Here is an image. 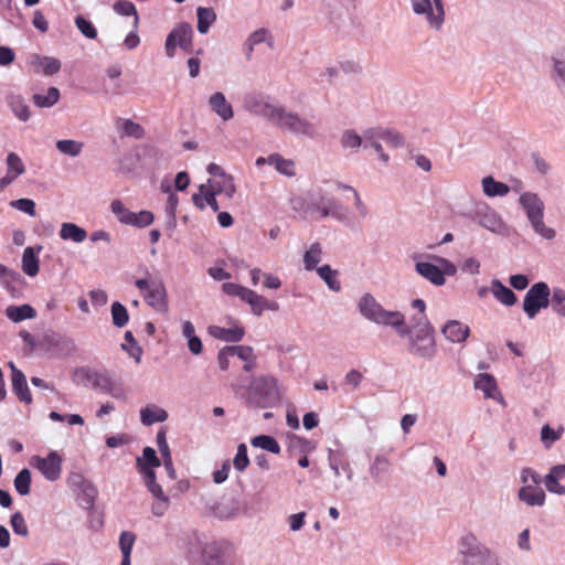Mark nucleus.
<instances>
[{
    "mask_svg": "<svg viewBox=\"0 0 565 565\" xmlns=\"http://www.w3.org/2000/svg\"><path fill=\"white\" fill-rule=\"evenodd\" d=\"M290 205L302 218L321 220L332 216L339 222H345L348 218L342 205L321 190L309 192L306 196L292 198Z\"/></svg>",
    "mask_w": 565,
    "mask_h": 565,
    "instance_id": "1",
    "label": "nucleus"
},
{
    "mask_svg": "<svg viewBox=\"0 0 565 565\" xmlns=\"http://www.w3.org/2000/svg\"><path fill=\"white\" fill-rule=\"evenodd\" d=\"M284 387L273 375L252 379L243 395L244 404L249 408H273L284 398Z\"/></svg>",
    "mask_w": 565,
    "mask_h": 565,
    "instance_id": "2",
    "label": "nucleus"
},
{
    "mask_svg": "<svg viewBox=\"0 0 565 565\" xmlns=\"http://www.w3.org/2000/svg\"><path fill=\"white\" fill-rule=\"evenodd\" d=\"M358 309L364 319L376 324L392 327L399 337H404L407 332L405 316L401 311L384 309L374 296L369 292L360 298Z\"/></svg>",
    "mask_w": 565,
    "mask_h": 565,
    "instance_id": "3",
    "label": "nucleus"
},
{
    "mask_svg": "<svg viewBox=\"0 0 565 565\" xmlns=\"http://www.w3.org/2000/svg\"><path fill=\"white\" fill-rule=\"evenodd\" d=\"M404 337L408 339L407 351L411 355L430 361L437 353L435 329L428 318H419L413 323V329L406 326Z\"/></svg>",
    "mask_w": 565,
    "mask_h": 565,
    "instance_id": "4",
    "label": "nucleus"
},
{
    "mask_svg": "<svg viewBox=\"0 0 565 565\" xmlns=\"http://www.w3.org/2000/svg\"><path fill=\"white\" fill-rule=\"evenodd\" d=\"M413 259L415 260V271L436 287L444 286L446 276H455L458 271L452 262L438 255H414Z\"/></svg>",
    "mask_w": 565,
    "mask_h": 565,
    "instance_id": "5",
    "label": "nucleus"
},
{
    "mask_svg": "<svg viewBox=\"0 0 565 565\" xmlns=\"http://www.w3.org/2000/svg\"><path fill=\"white\" fill-rule=\"evenodd\" d=\"M284 134L315 139L319 127L309 117L303 116L286 105L280 104L271 124Z\"/></svg>",
    "mask_w": 565,
    "mask_h": 565,
    "instance_id": "6",
    "label": "nucleus"
},
{
    "mask_svg": "<svg viewBox=\"0 0 565 565\" xmlns=\"http://www.w3.org/2000/svg\"><path fill=\"white\" fill-rule=\"evenodd\" d=\"M73 380L78 384L90 385L93 388L99 390L116 399H127V390L122 383L115 381L106 370L78 367L73 373Z\"/></svg>",
    "mask_w": 565,
    "mask_h": 565,
    "instance_id": "7",
    "label": "nucleus"
},
{
    "mask_svg": "<svg viewBox=\"0 0 565 565\" xmlns=\"http://www.w3.org/2000/svg\"><path fill=\"white\" fill-rule=\"evenodd\" d=\"M519 204L525 211L526 217L533 231L542 238L552 241L556 231L544 223V203L534 192H523L519 198Z\"/></svg>",
    "mask_w": 565,
    "mask_h": 565,
    "instance_id": "8",
    "label": "nucleus"
},
{
    "mask_svg": "<svg viewBox=\"0 0 565 565\" xmlns=\"http://www.w3.org/2000/svg\"><path fill=\"white\" fill-rule=\"evenodd\" d=\"M224 294L231 297H238L250 306L252 312L262 316L265 310L277 311L279 306L276 301H269L254 290L234 282H224L222 285Z\"/></svg>",
    "mask_w": 565,
    "mask_h": 565,
    "instance_id": "9",
    "label": "nucleus"
},
{
    "mask_svg": "<svg viewBox=\"0 0 565 565\" xmlns=\"http://www.w3.org/2000/svg\"><path fill=\"white\" fill-rule=\"evenodd\" d=\"M136 287L142 292L145 302L159 313L169 310L168 292L162 280L137 279Z\"/></svg>",
    "mask_w": 565,
    "mask_h": 565,
    "instance_id": "10",
    "label": "nucleus"
},
{
    "mask_svg": "<svg viewBox=\"0 0 565 565\" xmlns=\"http://www.w3.org/2000/svg\"><path fill=\"white\" fill-rule=\"evenodd\" d=\"M414 14L424 17L427 25L434 31H440L446 21V10L443 0H411Z\"/></svg>",
    "mask_w": 565,
    "mask_h": 565,
    "instance_id": "11",
    "label": "nucleus"
},
{
    "mask_svg": "<svg viewBox=\"0 0 565 565\" xmlns=\"http://www.w3.org/2000/svg\"><path fill=\"white\" fill-rule=\"evenodd\" d=\"M469 217L481 227L497 235L507 234V225L501 215L487 203H477Z\"/></svg>",
    "mask_w": 565,
    "mask_h": 565,
    "instance_id": "12",
    "label": "nucleus"
},
{
    "mask_svg": "<svg viewBox=\"0 0 565 565\" xmlns=\"http://www.w3.org/2000/svg\"><path fill=\"white\" fill-rule=\"evenodd\" d=\"M551 289L544 281L535 282L523 298V311L529 319H534L542 309L550 306Z\"/></svg>",
    "mask_w": 565,
    "mask_h": 565,
    "instance_id": "13",
    "label": "nucleus"
},
{
    "mask_svg": "<svg viewBox=\"0 0 565 565\" xmlns=\"http://www.w3.org/2000/svg\"><path fill=\"white\" fill-rule=\"evenodd\" d=\"M193 29L190 23L181 22L175 25L166 39L164 50L168 57L175 55L177 46L191 53L193 49Z\"/></svg>",
    "mask_w": 565,
    "mask_h": 565,
    "instance_id": "14",
    "label": "nucleus"
},
{
    "mask_svg": "<svg viewBox=\"0 0 565 565\" xmlns=\"http://www.w3.org/2000/svg\"><path fill=\"white\" fill-rule=\"evenodd\" d=\"M280 103L271 102L269 97L249 96L244 100V107L248 113L262 117L269 124H273Z\"/></svg>",
    "mask_w": 565,
    "mask_h": 565,
    "instance_id": "15",
    "label": "nucleus"
},
{
    "mask_svg": "<svg viewBox=\"0 0 565 565\" xmlns=\"http://www.w3.org/2000/svg\"><path fill=\"white\" fill-rule=\"evenodd\" d=\"M136 466L145 484L157 482L154 468L160 467L161 461L153 448L146 447L142 450V457L136 459Z\"/></svg>",
    "mask_w": 565,
    "mask_h": 565,
    "instance_id": "16",
    "label": "nucleus"
},
{
    "mask_svg": "<svg viewBox=\"0 0 565 565\" xmlns=\"http://www.w3.org/2000/svg\"><path fill=\"white\" fill-rule=\"evenodd\" d=\"M33 465L49 481H55L62 472V457L56 451H51L46 457L34 456Z\"/></svg>",
    "mask_w": 565,
    "mask_h": 565,
    "instance_id": "17",
    "label": "nucleus"
},
{
    "mask_svg": "<svg viewBox=\"0 0 565 565\" xmlns=\"http://www.w3.org/2000/svg\"><path fill=\"white\" fill-rule=\"evenodd\" d=\"M462 565H500L498 558L484 544L461 557Z\"/></svg>",
    "mask_w": 565,
    "mask_h": 565,
    "instance_id": "18",
    "label": "nucleus"
},
{
    "mask_svg": "<svg viewBox=\"0 0 565 565\" xmlns=\"http://www.w3.org/2000/svg\"><path fill=\"white\" fill-rule=\"evenodd\" d=\"M11 369V382H12V391L18 396V398L25 403H32V395L30 393L25 375L22 371H20L12 362L9 363Z\"/></svg>",
    "mask_w": 565,
    "mask_h": 565,
    "instance_id": "19",
    "label": "nucleus"
},
{
    "mask_svg": "<svg viewBox=\"0 0 565 565\" xmlns=\"http://www.w3.org/2000/svg\"><path fill=\"white\" fill-rule=\"evenodd\" d=\"M565 478V463L553 466L543 478V483L550 493L565 495V486L559 482Z\"/></svg>",
    "mask_w": 565,
    "mask_h": 565,
    "instance_id": "20",
    "label": "nucleus"
},
{
    "mask_svg": "<svg viewBox=\"0 0 565 565\" xmlns=\"http://www.w3.org/2000/svg\"><path fill=\"white\" fill-rule=\"evenodd\" d=\"M475 388L483 392L486 398L495 399L502 405L505 404L504 398L498 390L494 377L488 373L479 374L475 380Z\"/></svg>",
    "mask_w": 565,
    "mask_h": 565,
    "instance_id": "21",
    "label": "nucleus"
},
{
    "mask_svg": "<svg viewBox=\"0 0 565 565\" xmlns=\"http://www.w3.org/2000/svg\"><path fill=\"white\" fill-rule=\"evenodd\" d=\"M518 498L527 507H543L546 495L540 484H523L519 489Z\"/></svg>",
    "mask_w": 565,
    "mask_h": 565,
    "instance_id": "22",
    "label": "nucleus"
},
{
    "mask_svg": "<svg viewBox=\"0 0 565 565\" xmlns=\"http://www.w3.org/2000/svg\"><path fill=\"white\" fill-rule=\"evenodd\" d=\"M441 333L451 343H462L469 337L470 328L458 320H449L441 328Z\"/></svg>",
    "mask_w": 565,
    "mask_h": 565,
    "instance_id": "23",
    "label": "nucleus"
},
{
    "mask_svg": "<svg viewBox=\"0 0 565 565\" xmlns=\"http://www.w3.org/2000/svg\"><path fill=\"white\" fill-rule=\"evenodd\" d=\"M224 550L217 542H210L202 547L201 559L196 565H224Z\"/></svg>",
    "mask_w": 565,
    "mask_h": 565,
    "instance_id": "24",
    "label": "nucleus"
},
{
    "mask_svg": "<svg viewBox=\"0 0 565 565\" xmlns=\"http://www.w3.org/2000/svg\"><path fill=\"white\" fill-rule=\"evenodd\" d=\"M115 127L120 137H129L140 140L146 136V129L140 124L129 118H116Z\"/></svg>",
    "mask_w": 565,
    "mask_h": 565,
    "instance_id": "25",
    "label": "nucleus"
},
{
    "mask_svg": "<svg viewBox=\"0 0 565 565\" xmlns=\"http://www.w3.org/2000/svg\"><path fill=\"white\" fill-rule=\"evenodd\" d=\"M30 65L36 73L42 72L45 75H54L60 72L62 64L61 61L52 56H41L34 54L30 58Z\"/></svg>",
    "mask_w": 565,
    "mask_h": 565,
    "instance_id": "26",
    "label": "nucleus"
},
{
    "mask_svg": "<svg viewBox=\"0 0 565 565\" xmlns=\"http://www.w3.org/2000/svg\"><path fill=\"white\" fill-rule=\"evenodd\" d=\"M392 462L391 460L383 456H375L373 462L369 468L370 476L375 484H382L386 481L387 476L391 472Z\"/></svg>",
    "mask_w": 565,
    "mask_h": 565,
    "instance_id": "27",
    "label": "nucleus"
},
{
    "mask_svg": "<svg viewBox=\"0 0 565 565\" xmlns=\"http://www.w3.org/2000/svg\"><path fill=\"white\" fill-rule=\"evenodd\" d=\"M148 491L153 495L156 502L151 505V512L154 516H163L170 505V499L163 492L161 486L158 482L145 484Z\"/></svg>",
    "mask_w": 565,
    "mask_h": 565,
    "instance_id": "28",
    "label": "nucleus"
},
{
    "mask_svg": "<svg viewBox=\"0 0 565 565\" xmlns=\"http://www.w3.org/2000/svg\"><path fill=\"white\" fill-rule=\"evenodd\" d=\"M209 105L223 121H228L234 117L232 105L226 100L225 95L216 92L209 98Z\"/></svg>",
    "mask_w": 565,
    "mask_h": 565,
    "instance_id": "29",
    "label": "nucleus"
},
{
    "mask_svg": "<svg viewBox=\"0 0 565 565\" xmlns=\"http://www.w3.org/2000/svg\"><path fill=\"white\" fill-rule=\"evenodd\" d=\"M490 291L498 302L503 306L511 307L518 302L516 295L507 287L501 280L494 278L490 282Z\"/></svg>",
    "mask_w": 565,
    "mask_h": 565,
    "instance_id": "30",
    "label": "nucleus"
},
{
    "mask_svg": "<svg viewBox=\"0 0 565 565\" xmlns=\"http://www.w3.org/2000/svg\"><path fill=\"white\" fill-rule=\"evenodd\" d=\"M363 139H364V148L373 149L377 153L379 159L383 163L386 164L390 160V156L384 152V149L382 147L383 139H381L377 128L371 127V128L365 129L363 131Z\"/></svg>",
    "mask_w": 565,
    "mask_h": 565,
    "instance_id": "31",
    "label": "nucleus"
},
{
    "mask_svg": "<svg viewBox=\"0 0 565 565\" xmlns=\"http://www.w3.org/2000/svg\"><path fill=\"white\" fill-rule=\"evenodd\" d=\"M209 333L215 339L226 342H239L245 334L244 328L235 326L233 328H223L218 326L209 327Z\"/></svg>",
    "mask_w": 565,
    "mask_h": 565,
    "instance_id": "32",
    "label": "nucleus"
},
{
    "mask_svg": "<svg viewBox=\"0 0 565 565\" xmlns=\"http://www.w3.org/2000/svg\"><path fill=\"white\" fill-rule=\"evenodd\" d=\"M42 250V246H38L36 249L32 246L26 247L22 254V270L25 275L34 277L39 274L40 262L36 256Z\"/></svg>",
    "mask_w": 565,
    "mask_h": 565,
    "instance_id": "33",
    "label": "nucleus"
},
{
    "mask_svg": "<svg viewBox=\"0 0 565 565\" xmlns=\"http://www.w3.org/2000/svg\"><path fill=\"white\" fill-rule=\"evenodd\" d=\"M168 419V412L156 405L150 404L140 409V422L145 426H151L156 423H163Z\"/></svg>",
    "mask_w": 565,
    "mask_h": 565,
    "instance_id": "34",
    "label": "nucleus"
},
{
    "mask_svg": "<svg viewBox=\"0 0 565 565\" xmlns=\"http://www.w3.org/2000/svg\"><path fill=\"white\" fill-rule=\"evenodd\" d=\"M58 235L61 239L76 244H81L87 238L86 230L71 222L62 223Z\"/></svg>",
    "mask_w": 565,
    "mask_h": 565,
    "instance_id": "35",
    "label": "nucleus"
},
{
    "mask_svg": "<svg viewBox=\"0 0 565 565\" xmlns=\"http://www.w3.org/2000/svg\"><path fill=\"white\" fill-rule=\"evenodd\" d=\"M199 190L200 193H195L192 196L194 205L201 210L209 205L214 212H217L220 206L216 201L215 192L207 190L205 184H201Z\"/></svg>",
    "mask_w": 565,
    "mask_h": 565,
    "instance_id": "36",
    "label": "nucleus"
},
{
    "mask_svg": "<svg viewBox=\"0 0 565 565\" xmlns=\"http://www.w3.org/2000/svg\"><path fill=\"white\" fill-rule=\"evenodd\" d=\"M6 316L12 322H21L28 319H34L36 317L35 309L28 303L21 306H9L6 309Z\"/></svg>",
    "mask_w": 565,
    "mask_h": 565,
    "instance_id": "37",
    "label": "nucleus"
},
{
    "mask_svg": "<svg viewBox=\"0 0 565 565\" xmlns=\"http://www.w3.org/2000/svg\"><path fill=\"white\" fill-rule=\"evenodd\" d=\"M268 164L273 166L277 172L288 178L296 175V164L294 160L286 159L279 153L269 154Z\"/></svg>",
    "mask_w": 565,
    "mask_h": 565,
    "instance_id": "38",
    "label": "nucleus"
},
{
    "mask_svg": "<svg viewBox=\"0 0 565 565\" xmlns=\"http://www.w3.org/2000/svg\"><path fill=\"white\" fill-rule=\"evenodd\" d=\"M482 191L489 198L504 196L510 192V186L488 175L481 180Z\"/></svg>",
    "mask_w": 565,
    "mask_h": 565,
    "instance_id": "39",
    "label": "nucleus"
},
{
    "mask_svg": "<svg viewBox=\"0 0 565 565\" xmlns=\"http://www.w3.org/2000/svg\"><path fill=\"white\" fill-rule=\"evenodd\" d=\"M196 18H198V31L201 34H206L211 28V25L216 21L217 15L214 9L206 7H198L196 9Z\"/></svg>",
    "mask_w": 565,
    "mask_h": 565,
    "instance_id": "40",
    "label": "nucleus"
},
{
    "mask_svg": "<svg viewBox=\"0 0 565 565\" xmlns=\"http://www.w3.org/2000/svg\"><path fill=\"white\" fill-rule=\"evenodd\" d=\"M8 105L14 116L21 121H28L30 119V107L21 95H10L8 97Z\"/></svg>",
    "mask_w": 565,
    "mask_h": 565,
    "instance_id": "41",
    "label": "nucleus"
},
{
    "mask_svg": "<svg viewBox=\"0 0 565 565\" xmlns=\"http://www.w3.org/2000/svg\"><path fill=\"white\" fill-rule=\"evenodd\" d=\"M209 185L211 186V191L215 192L216 195L224 193L227 198H233L236 192L234 178L231 174L220 180H209Z\"/></svg>",
    "mask_w": 565,
    "mask_h": 565,
    "instance_id": "42",
    "label": "nucleus"
},
{
    "mask_svg": "<svg viewBox=\"0 0 565 565\" xmlns=\"http://www.w3.org/2000/svg\"><path fill=\"white\" fill-rule=\"evenodd\" d=\"M60 89L57 87H50L46 94H34L32 96V102L39 108H50L60 100Z\"/></svg>",
    "mask_w": 565,
    "mask_h": 565,
    "instance_id": "43",
    "label": "nucleus"
},
{
    "mask_svg": "<svg viewBox=\"0 0 565 565\" xmlns=\"http://www.w3.org/2000/svg\"><path fill=\"white\" fill-rule=\"evenodd\" d=\"M564 426L558 425L556 428L545 424L541 428L540 438L545 449H550L554 443L559 440L564 434Z\"/></svg>",
    "mask_w": 565,
    "mask_h": 565,
    "instance_id": "44",
    "label": "nucleus"
},
{
    "mask_svg": "<svg viewBox=\"0 0 565 565\" xmlns=\"http://www.w3.org/2000/svg\"><path fill=\"white\" fill-rule=\"evenodd\" d=\"M55 147L62 154L76 158L82 153L84 143L75 139H61L56 141Z\"/></svg>",
    "mask_w": 565,
    "mask_h": 565,
    "instance_id": "45",
    "label": "nucleus"
},
{
    "mask_svg": "<svg viewBox=\"0 0 565 565\" xmlns=\"http://www.w3.org/2000/svg\"><path fill=\"white\" fill-rule=\"evenodd\" d=\"M250 445L255 448H260L268 452L279 455L281 448L278 441L269 435H258L250 439Z\"/></svg>",
    "mask_w": 565,
    "mask_h": 565,
    "instance_id": "46",
    "label": "nucleus"
},
{
    "mask_svg": "<svg viewBox=\"0 0 565 565\" xmlns=\"http://www.w3.org/2000/svg\"><path fill=\"white\" fill-rule=\"evenodd\" d=\"M317 274L326 282L330 290L335 292L341 290V282L338 279V271L332 269L329 265L318 267Z\"/></svg>",
    "mask_w": 565,
    "mask_h": 565,
    "instance_id": "47",
    "label": "nucleus"
},
{
    "mask_svg": "<svg viewBox=\"0 0 565 565\" xmlns=\"http://www.w3.org/2000/svg\"><path fill=\"white\" fill-rule=\"evenodd\" d=\"M322 257V246L320 243H313L309 247L308 250H306L303 255V265L306 270H317V265L320 263Z\"/></svg>",
    "mask_w": 565,
    "mask_h": 565,
    "instance_id": "48",
    "label": "nucleus"
},
{
    "mask_svg": "<svg viewBox=\"0 0 565 565\" xmlns=\"http://www.w3.org/2000/svg\"><path fill=\"white\" fill-rule=\"evenodd\" d=\"M113 10L119 15H124V17L132 15L134 17V28L135 29L138 28L139 15H138L136 6L131 1L118 0L114 3Z\"/></svg>",
    "mask_w": 565,
    "mask_h": 565,
    "instance_id": "49",
    "label": "nucleus"
},
{
    "mask_svg": "<svg viewBox=\"0 0 565 565\" xmlns=\"http://www.w3.org/2000/svg\"><path fill=\"white\" fill-rule=\"evenodd\" d=\"M551 299H550V306L552 307V310L565 318V290L561 287H555L551 291Z\"/></svg>",
    "mask_w": 565,
    "mask_h": 565,
    "instance_id": "50",
    "label": "nucleus"
},
{
    "mask_svg": "<svg viewBox=\"0 0 565 565\" xmlns=\"http://www.w3.org/2000/svg\"><path fill=\"white\" fill-rule=\"evenodd\" d=\"M376 128L381 139H383V142H385L391 148H401L404 146V138L399 132L384 127Z\"/></svg>",
    "mask_w": 565,
    "mask_h": 565,
    "instance_id": "51",
    "label": "nucleus"
},
{
    "mask_svg": "<svg viewBox=\"0 0 565 565\" xmlns=\"http://www.w3.org/2000/svg\"><path fill=\"white\" fill-rule=\"evenodd\" d=\"M340 143L345 149H358L361 146L364 147L363 134L359 135L354 130L348 129L341 135Z\"/></svg>",
    "mask_w": 565,
    "mask_h": 565,
    "instance_id": "52",
    "label": "nucleus"
},
{
    "mask_svg": "<svg viewBox=\"0 0 565 565\" xmlns=\"http://www.w3.org/2000/svg\"><path fill=\"white\" fill-rule=\"evenodd\" d=\"M110 311L113 324L115 327L122 328L128 323L129 315L126 307L122 303L118 301L113 302Z\"/></svg>",
    "mask_w": 565,
    "mask_h": 565,
    "instance_id": "53",
    "label": "nucleus"
},
{
    "mask_svg": "<svg viewBox=\"0 0 565 565\" xmlns=\"http://www.w3.org/2000/svg\"><path fill=\"white\" fill-rule=\"evenodd\" d=\"M14 488L21 495L30 493L31 472L29 469H22L14 478Z\"/></svg>",
    "mask_w": 565,
    "mask_h": 565,
    "instance_id": "54",
    "label": "nucleus"
},
{
    "mask_svg": "<svg viewBox=\"0 0 565 565\" xmlns=\"http://www.w3.org/2000/svg\"><path fill=\"white\" fill-rule=\"evenodd\" d=\"M553 81L559 93L565 97V60H554Z\"/></svg>",
    "mask_w": 565,
    "mask_h": 565,
    "instance_id": "55",
    "label": "nucleus"
},
{
    "mask_svg": "<svg viewBox=\"0 0 565 565\" xmlns=\"http://www.w3.org/2000/svg\"><path fill=\"white\" fill-rule=\"evenodd\" d=\"M480 545H482V543H480L478 541L477 536L473 533L468 532L465 535H462L461 539H460V542H459V554H460L461 557H463L465 555H467L468 553L472 552L473 550H476Z\"/></svg>",
    "mask_w": 565,
    "mask_h": 565,
    "instance_id": "56",
    "label": "nucleus"
},
{
    "mask_svg": "<svg viewBox=\"0 0 565 565\" xmlns=\"http://www.w3.org/2000/svg\"><path fill=\"white\" fill-rule=\"evenodd\" d=\"M6 163L8 168L7 171L17 177H20L25 172V166L22 159L15 152L8 153Z\"/></svg>",
    "mask_w": 565,
    "mask_h": 565,
    "instance_id": "57",
    "label": "nucleus"
},
{
    "mask_svg": "<svg viewBox=\"0 0 565 565\" xmlns=\"http://www.w3.org/2000/svg\"><path fill=\"white\" fill-rule=\"evenodd\" d=\"M110 210L120 223L128 225L129 222H131L132 212H130L120 200H114L110 204Z\"/></svg>",
    "mask_w": 565,
    "mask_h": 565,
    "instance_id": "58",
    "label": "nucleus"
},
{
    "mask_svg": "<svg viewBox=\"0 0 565 565\" xmlns=\"http://www.w3.org/2000/svg\"><path fill=\"white\" fill-rule=\"evenodd\" d=\"M233 465H234V468L239 472H243L249 465V458L247 455V446L245 444H239L237 446V452L234 457Z\"/></svg>",
    "mask_w": 565,
    "mask_h": 565,
    "instance_id": "59",
    "label": "nucleus"
},
{
    "mask_svg": "<svg viewBox=\"0 0 565 565\" xmlns=\"http://www.w3.org/2000/svg\"><path fill=\"white\" fill-rule=\"evenodd\" d=\"M75 24H76L77 29L79 30V32L84 36H86L87 39H92V40L96 39L97 31L90 21H88L87 19H85L82 15H78L75 18Z\"/></svg>",
    "mask_w": 565,
    "mask_h": 565,
    "instance_id": "60",
    "label": "nucleus"
},
{
    "mask_svg": "<svg viewBox=\"0 0 565 565\" xmlns=\"http://www.w3.org/2000/svg\"><path fill=\"white\" fill-rule=\"evenodd\" d=\"M153 214L150 211H140L139 213L131 214V222L128 225L137 227H146L153 222Z\"/></svg>",
    "mask_w": 565,
    "mask_h": 565,
    "instance_id": "61",
    "label": "nucleus"
},
{
    "mask_svg": "<svg viewBox=\"0 0 565 565\" xmlns=\"http://www.w3.org/2000/svg\"><path fill=\"white\" fill-rule=\"evenodd\" d=\"M10 523L15 534L21 536H26L29 534L28 525L25 523L23 515L20 512H15L12 514Z\"/></svg>",
    "mask_w": 565,
    "mask_h": 565,
    "instance_id": "62",
    "label": "nucleus"
},
{
    "mask_svg": "<svg viewBox=\"0 0 565 565\" xmlns=\"http://www.w3.org/2000/svg\"><path fill=\"white\" fill-rule=\"evenodd\" d=\"M10 205L30 216H35V202L31 199H18L10 202Z\"/></svg>",
    "mask_w": 565,
    "mask_h": 565,
    "instance_id": "63",
    "label": "nucleus"
},
{
    "mask_svg": "<svg viewBox=\"0 0 565 565\" xmlns=\"http://www.w3.org/2000/svg\"><path fill=\"white\" fill-rule=\"evenodd\" d=\"M230 351L232 356H237L244 362L247 361L248 359H256L254 350L249 345H231Z\"/></svg>",
    "mask_w": 565,
    "mask_h": 565,
    "instance_id": "64",
    "label": "nucleus"
}]
</instances>
